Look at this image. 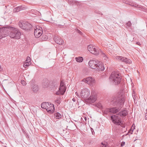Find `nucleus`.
<instances>
[{"label":"nucleus","mask_w":147,"mask_h":147,"mask_svg":"<svg viewBox=\"0 0 147 147\" xmlns=\"http://www.w3.org/2000/svg\"><path fill=\"white\" fill-rule=\"evenodd\" d=\"M111 119L113 122L117 125H121L123 124L121 118L118 116L112 115L111 116Z\"/></svg>","instance_id":"obj_8"},{"label":"nucleus","mask_w":147,"mask_h":147,"mask_svg":"<svg viewBox=\"0 0 147 147\" xmlns=\"http://www.w3.org/2000/svg\"><path fill=\"white\" fill-rule=\"evenodd\" d=\"M125 101V98L120 92L115 95L111 98V103L114 107L111 108V114H117L123 107Z\"/></svg>","instance_id":"obj_1"},{"label":"nucleus","mask_w":147,"mask_h":147,"mask_svg":"<svg viewBox=\"0 0 147 147\" xmlns=\"http://www.w3.org/2000/svg\"><path fill=\"white\" fill-rule=\"evenodd\" d=\"M93 129H92V128H91V131L92 132V131H93Z\"/></svg>","instance_id":"obj_44"},{"label":"nucleus","mask_w":147,"mask_h":147,"mask_svg":"<svg viewBox=\"0 0 147 147\" xmlns=\"http://www.w3.org/2000/svg\"><path fill=\"white\" fill-rule=\"evenodd\" d=\"M10 31L9 35L11 38L15 39H19L20 38L21 33L19 30L16 28L12 27Z\"/></svg>","instance_id":"obj_7"},{"label":"nucleus","mask_w":147,"mask_h":147,"mask_svg":"<svg viewBox=\"0 0 147 147\" xmlns=\"http://www.w3.org/2000/svg\"><path fill=\"white\" fill-rule=\"evenodd\" d=\"M88 64L91 68L98 71H103L105 69L103 64L98 60H90Z\"/></svg>","instance_id":"obj_3"},{"label":"nucleus","mask_w":147,"mask_h":147,"mask_svg":"<svg viewBox=\"0 0 147 147\" xmlns=\"http://www.w3.org/2000/svg\"><path fill=\"white\" fill-rule=\"evenodd\" d=\"M88 50L92 53L95 55H98L99 53L101 54L103 57L107 58V57L106 54L100 49L96 48L94 46L90 45L88 46Z\"/></svg>","instance_id":"obj_6"},{"label":"nucleus","mask_w":147,"mask_h":147,"mask_svg":"<svg viewBox=\"0 0 147 147\" xmlns=\"http://www.w3.org/2000/svg\"><path fill=\"white\" fill-rule=\"evenodd\" d=\"M95 12L96 13L98 14H101L102 15V13L99 11L96 10L95 11Z\"/></svg>","instance_id":"obj_36"},{"label":"nucleus","mask_w":147,"mask_h":147,"mask_svg":"<svg viewBox=\"0 0 147 147\" xmlns=\"http://www.w3.org/2000/svg\"><path fill=\"white\" fill-rule=\"evenodd\" d=\"M82 81L88 84H91L94 82V79L92 77H89L86 78L84 79Z\"/></svg>","instance_id":"obj_15"},{"label":"nucleus","mask_w":147,"mask_h":147,"mask_svg":"<svg viewBox=\"0 0 147 147\" xmlns=\"http://www.w3.org/2000/svg\"><path fill=\"white\" fill-rule=\"evenodd\" d=\"M88 50L92 53L95 55H98L99 53L101 54L103 57L107 58V57L106 54L100 49L96 48L94 46L90 45L88 46Z\"/></svg>","instance_id":"obj_5"},{"label":"nucleus","mask_w":147,"mask_h":147,"mask_svg":"<svg viewBox=\"0 0 147 147\" xmlns=\"http://www.w3.org/2000/svg\"><path fill=\"white\" fill-rule=\"evenodd\" d=\"M116 59L117 60L125 62L126 63H131V61L130 59H128L127 58L125 57L117 56L116 57Z\"/></svg>","instance_id":"obj_12"},{"label":"nucleus","mask_w":147,"mask_h":147,"mask_svg":"<svg viewBox=\"0 0 147 147\" xmlns=\"http://www.w3.org/2000/svg\"><path fill=\"white\" fill-rule=\"evenodd\" d=\"M47 38V36L46 35H43L42 36V39L43 40H46Z\"/></svg>","instance_id":"obj_34"},{"label":"nucleus","mask_w":147,"mask_h":147,"mask_svg":"<svg viewBox=\"0 0 147 147\" xmlns=\"http://www.w3.org/2000/svg\"><path fill=\"white\" fill-rule=\"evenodd\" d=\"M40 30V27L39 28H36V29L34 30V34L35 36H36V35H38V33L39 32Z\"/></svg>","instance_id":"obj_27"},{"label":"nucleus","mask_w":147,"mask_h":147,"mask_svg":"<svg viewBox=\"0 0 147 147\" xmlns=\"http://www.w3.org/2000/svg\"><path fill=\"white\" fill-rule=\"evenodd\" d=\"M96 100L95 96L91 95L88 98L85 100V102L91 104L94 102Z\"/></svg>","instance_id":"obj_13"},{"label":"nucleus","mask_w":147,"mask_h":147,"mask_svg":"<svg viewBox=\"0 0 147 147\" xmlns=\"http://www.w3.org/2000/svg\"><path fill=\"white\" fill-rule=\"evenodd\" d=\"M30 61L31 59L30 57H29L28 56L26 58V60L25 61L28 63H30Z\"/></svg>","instance_id":"obj_30"},{"label":"nucleus","mask_w":147,"mask_h":147,"mask_svg":"<svg viewBox=\"0 0 147 147\" xmlns=\"http://www.w3.org/2000/svg\"><path fill=\"white\" fill-rule=\"evenodd\" d=\"M30 63H28L25 61L24 63L23 64V66L24 67L26 68L28 67L29 65H30Z\"/></svg>","instance_id":"obj_26"},{"label":"nucleus","mask_w":147,"mask_h":147,"mask_svg":"<svg viewBox=\"0 0 147 147\" xmlns=\"http://www.w3.org/2000/svg\"><path fill=\"white\" fill-rule=\"evenodd\" d=\"M12 27L7 26L3 27L0 28V30L3 35H5V37L8 35H9L11 30Z\"/></svg>","instance_id":"obj_10"},{"label":"nucleus","mask_w":147,"mask_h":147,"mask_svg":"<svg viewBox=\"0 0 147 147\" xmlns=\"http://www.w3.org/2000/svg\"><path fill=\"white\" fill-rule=\"evenodd\" d=\"M90 91L87 88L82 89L80 94L81 97L83 98H87L90 95Z\"/></svg>","instance_id":"obj_11"},{"label":"nucleus","mask_w":147,"mask_h":147,"mask_svg":"<svg viewBox=\"0 0 147 147\" xmlns=\"http://www.w3.org/2000/svg\"><path fill=\"white\" fill-rule=\"evenodd\" d=\"M93 129H92V128H91V131L92 132V131H93Z\"/></svg>","instance_id":"obj_43"},{"label":"nucleus","mask_w":147,"mask_h":147,"mask_svg":"<svg viewBox=\"0 0 147 147\" xmlns=\"http://www.w3.org/2000/svg\"><path fill=\"white\" fill-rule=\"evenodd\" d=\"M47 111L50 113H53L55 110V107L54 105H48L46 109Z\"/></svg>","instance_id":"obj_17"},{"label":"nucleus","mask_w":147,"mask_h":147,"mask_svg":"<svg viewBox=\"0 0 147 147\" xmlns=\"http://www.w3.org/2000/svg\"><path fill=\"white\" fill-rule=\"evenodd\" d=\"M55 102L58 103L59 104L60 103V100L59 99L57 98L56 100H55Z\"/></svg>","instance_id":"obj_39"},{"label":"nucleus","mask_w":147,"mask_h":147,"mask_svg":"<svg viewBox=\"0 0 147 147\" xmlns=\"http://www.w3.org/2000/svg\"><path fill=\"white\" fill-rule=\"evenodd\" d=\"M75 94L79 98H80L81 97V96L80 95V94H79L77 92H75Z\"/></svg>","instance_id":"obj_40"},{"label":"nucleus","mask_w":147,"mask_h":147,"mask_svg":"<svg viewBox=\"0 0 147 147\" xmlns=\"http://www.w3.org/2000/svg\"><path fill=\"white\" fill-rule=\"evenodd\" d=\"M130 5H131L132 6H134L136 7H137L138 6V5L136 3H129V4Z\"/></svg>","instance_id":"obj_33"},{"label":"nucleus","mask_w":147,"mask_h":147,"mask_svg":"<svg viewBox=\"0 0 147 147\" xmlns=\"http://www.w3.org/2000/svg\"><path fill=\"white\" fill-rule=\"evenodd\" d=\"M138 42H137V44L138 45H139V44H138Z\"/></svg>","instance_id":"obj_46"},{"label":"nucleus","mask_w":147,"mask_h":147,"mask_svg":"<svg viewBox=\"0 0 147 147\" xmlns=\"http://www.w3.org/2000/svg\"><path fill=\"white\" fill-rule=\"evenodd\" d=\"M54 116L56 119H59L62 117V115L58 112L55 113Z\"/></svg>","instance_id":"obj_21"},{"label":"nucleus","mask_w":147,"mask_h":147,"mask_svg":"<svg viewBox=\"0 0 147 147\" xmlns=\"http://www.w3.org/2000/svg\"><path fill=\"white\" fill-rule=\"evenodd\" d=\"M109 79L114 84L117 85L120 83L121 77L118 73L114 71L112 72Z\"/></svg>","instance_id":"obj_4"},{"label":"nucleus","mask_w":147,"mask_h":147,"mask_svg":"<svg viewBox=\"0 0 147 147\" xmlns=\"http://www.w3.org/2000/svg\"><path fill=\"white\" fill-rule=\"evenodd\" d=\"M19 25L20 28L26 30H30L32 26V25L29 23L24 22H19Z\"/></svg>","instance_id":"obj_9"},{"label":"nucleus","mask_w":147,"mask_h":147,"mask_svg":"<svg viewBox=\"0 0 147 147\" xmlns=\"http://www.w3.org/2000/svg\"><path fill=\"white\" fill-rule=\"evenodd\" d=\"M49 84V83L47 80L45 79L44 80L42 83V85L44 87H46L48 86Z\"/></svg>","instance_id":"obj_23"},{"label":"nucleus","mask_w":147,"mask_h":147,"mask_svg":"<svg viewBox=\"0 0 147 147\" xmlns=\"http://www.w3.org/2000/svg\"><path fill=\"white\" fill-rule=\"evenodd\" d=\"M48 105H49V103L48 102H43L42 103L41 106L42 108L46 109Z\"/></svg>","instance_id":"obj_20"},{"label":"nucleus","mask_w":147,"mask_h":147,"mask_svg":"<svg viewBox=\"0 0 147 147\" xmlns=\"http://www.w3.org/2000/svg\"><path fill=\"white\" fill-rule=\"evenodd\" d=\"M77 32L80 35L82 36H84V34H83L82 32H81L80 30H77Z\"/></svg>","instance_id":"obj_35"},{"label":"nucleus","mask_w":147,"mask_h":147,"mask_svg":"<svg viewBox=\"0 0 147 147\" xmlns=\"http://www.w3.org/2000/svg\"><path fill=\"white\" fill-rule=\"evenodd\" d=\"M111 108H108L105 109L104 110L102 111L103 115L106 116V115L108 114H111Z\"/></svg>","instance_id":"obj_19"},{"label":"nucleus","mask_w":147,"mask_h":147,"mask_svg":"<svg viewBox=\"0 0 147 147\" xmlns=\"http://www.w3.org/2000/svg\"><path fill=\"white\" fill-rule=\"evenodd\" d=\"M133 129L132 130L131 129H130L129 130V131L125 135L126 136L127 135H129V134H132L133 133Z\"/></svg>","instance_id":"obj_31"},{"label":"nucleus","mask_w":147,"mask_h":147,"mask_svg":"<svg viewBox=\"0 0 147 147\" xmlns=\"http://www.w3.org/2000/svg\"><path fill=\"white\" fill-rule=\"evenodd\" d=\"M38 90V88L36 85H34L32 87V90L34 92H36Z\"/></svg>","instance_id":"obj_22"},{"label":"nucleus","mask_w":147,"mask_h":147,"mask_svg":"<svg viewBox=\"0 0 147 147\" xmlns=\"http://www.w3.org/2000/svg\"><path fill=\"white\" fill-rule=\"evenodd\" d=\"M76 59L77 62H81L83 61V58L82 57H76Z\"/></svg>","instance_id":"obj_24"},{"label":"nucleus","mask_w":147,"mask_h":147,"mask_svg":"<svg viewBox=\"0 0 147 147\" xmlns=\"http://www.w3.org/2000/svg\"><path fill=\"white\" fill-rule=\"evenodd\" d=\"M21 84L24 86H25L26 85V83L24 80H22L21 82Z\"/></svg>","instance_id":"obj_37"},{"label":"nucleus","mask_w":147,"mask_h":147,"mask_svg":"<svg viewBox=\"0 0 147 147\" xmlns=\"http://www.w3.org/2000/svg\"><path fill=\"white\" fill-rule=\"evenodd\" d=\"M101 144L102 145V147H109L107 145V143L105 142H102Z\"/></svg>","instance_id":"obj_29"},{"label":"nucleus","mask_w":147,"mask_h":147,"mask_svg":"<svg viewBox=\"0 0 147 147\" xmlns=\"http://www.w3.org/2000/svg\"><path fill=\"white\" fill-rule=\"evenodd\" d=\"M145 119L146 120L147 119V111L145 113Z\"/></svg>","instance_id":"obj_38"},{"label":"nucleus","mask_w":147,"mask_h":147,"mask_svg":"<svg viewBox=\"0 0 147 147\" xmlns=\"http://www.w3.org/2000/svg\"><path fill=\"white\" fill-rule=\"evenodd\" d=\"M40 31L39 32H38V35H36L35 36L36 37H39L42 34V28H41L40 27Z\"/></svg>","instance_id":"obj_25"},{"label":"nucleus","mask_w":147,"mask_h":147,"mask_svg":"<svg viewBox=\"0 0 147 147\" xmlns=\"http://www.w3.org/2000/svg\"><path fill=\"white\" fill-rule=\"evenodd\" d=\"M68 3L71 5H73L75 3H78V2L77 1H75L73 0H71L69 1L68 2Z\"/></svg>","instance_id":"obj_28"},{"label":"nucleus","mask_w":147,"mask_h":147,"mask_svg":"<svg viewBox=\"0 0 147 147\" xmlns=\"http://www.w3.org/2000/svg\"><path fill=\"white\" fill-rule=\"evenodd\" d=\"M54 39L55 42L58 44L62 45L63 43V40L58 37H54Z\"/></svg>","instance_id":"obj_18"},{"label":"nucleus","mask_w":147,"mask_h":147,"mask_svg":"<svg viewBox=\"0 0 147 147\" xmlns=\"http://www.w3.org/2000/svg\"><path fill=\"white\" fill-rule=\"evenodd\" d=\"M84 119H85L86 120V119H86V117H85L84 118Z\"/></svg>","instance_id":"obj_45"},{"label":"nucleus","mask_w":147,"mask_h":147,"mask_svg":"<svg viewBox=\"0 0 147 147\" xmlns=\"http://www.w3.org/2000/svg\"><path fill=\"white\" fill-rule=\"evenodd\" d=\"M125 144V142H122L121 144V146H123Z\"/></svg>","instance_id":"obj_41"},{"label":"nucleus","mask_w":147,"mask_h":147,"mask_svg":"<svg viewBox=\"0 0 147 147\" xmlns=\"http://www.w3.org/2000/svg\"><path fill=\"white\" fill-rule=\"evenodd\" d=\"M136 140H134V141H136Z\"/></svg>","instance_id":"obj_47"},{"label":"nucleus","mask_w":147,"mask_h":147,"mask_svg":"<svg viewBox=\"0 0 147 147\" xmlns=\"http://www.w3.org/2000/svg\"><path fill=\"white\" fill-rule=\"evenodd\" d=\"M59 84V82L57 81H53L51 84V88H52L53 90H55L57 88H58V90L56 92V94L57 95L59 94L63 95L65 92L66 89L64 86L63 83L61 82L60 87H58Z\"/></svg>","instance_id":"obj_2"},{"label":"nucleus","mask_w":147,"mask_h":147,"mask_svg":"<svg viewBox=\"0 0 147 147\" xmlns=\"http://www.w3.org/2000/svg\"><path fill=\"white\" fill-rule=\"evenodd\" d=\"M72 100L74 101V102H75L76 101V99L74 98H73V99H72Z\"/></svg>","instance_id":"obj_42"},{"label":"nucleus","mask_w":147,"mask_h":147,"mask_svg":"<svg viewBox=\"0 0 147 147\" xmlns=\"http://www.w3.org/2000/svg\"><path fill=\"white\" fill-rule=\"evenodd\" d=\"M117 114L121 117H125L128 114V112L126 109L124 108L120 110L119 112Z\"/></svg>","instance_id":"obj_14"},{"label":"nucleus","mask_w":147,"mask_h":147,"mask_svg":"<svg viewBox=\"0 0 147 147\" xmlns=\"http://www.w3.org/2000/svg\"><path fill=\"white\" fill-rule=\"evenodd\" d=\"M26 7L23 5H21L14 8L13 10V12H18L21 10H25Z\"/></svg>","instance_id":"obj_16"},{"label":"nucleus","mask_w":147,"mask_h":147,"mask_svg":"<svg viewBox=\"0 0 147 147\" xmlns=\"http://www.w3.org/2000/svg\"><path fill=\"white\" fill-rule=\"evenodd\" d=\"M131 24H132L130 21H128L126 23L127 26L129 27L131 26Z\"/></svg>","instance_id":"obj_32"}]
</instances>
